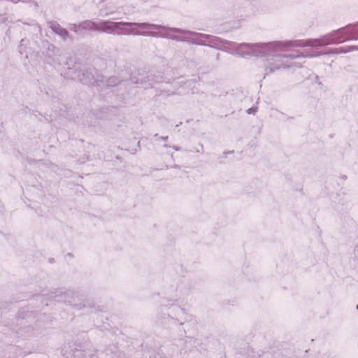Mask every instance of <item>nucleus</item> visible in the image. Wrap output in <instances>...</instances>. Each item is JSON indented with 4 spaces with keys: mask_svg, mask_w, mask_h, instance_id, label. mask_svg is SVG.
<instances>
[{
    "mask_svg": "<svg viewBox=\"0 0 358 358\" xmlns=\"http://www.w3.org/2000/svg\"><path fill=\"white\" fill-rule=\"evenodd\" d=\"M128 23L124 22H101L98 23L96 30L102 31H114L118 30H122L123 26L128 25Z\"/></svg>",
    "mask_w": 358,
    "mask_h": 358,
    "instance_id": "obj_1",
    "label": "nucleus"
},
{
    "mask_svg": "<svg viewBox=\"0 0 358 358\" xmlns=\"http://www.w3.org/2000/svg\"><path fill=\"white\" fill-rule=\"evenodd\" d=\"M83 27L89 30H96V27H98V23H95L91 21H87L83 23Z\"/></svg>",
    "mask_w": 358,
    "mask_h": 358,
    "instance_id": "obj_3",
    "label": "nucleus"
},
{
    "mask_svg": "<svg viewBox=\"0 0 358 358\" xmlns=\"http://www.w3.org/2000/svg\"><path fill=\"white\" fill-rule=\"evenodd\" d=\"M257 45H248V44H241L238 46V53L240 55H246V54H254V49Z\"/></svg>",
    "mask_w": 358,
    "mask_h": 358,
    "instance_id": "obj_2",
    "label": "nucleus"
},
{
    "mask_svg": "<svg viewBox=\"0 0 358 358\" xmlns=\"http://www.w3.org/2000/svg\"><path fill=\"white\" fill-rule=\"evenodd\" d=\"M357 308H358V305H357Z\"/></svg>",
    "mask_w": 358,
    "mask_h": 358,
    "instance_id": "obj_4",
    "label": "nucleus"
}]
</instances>
